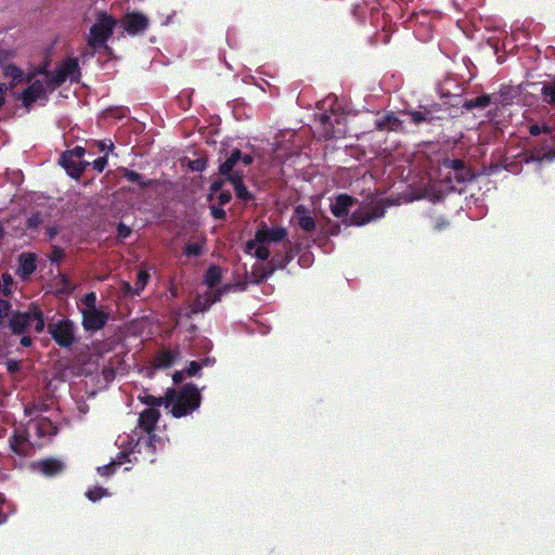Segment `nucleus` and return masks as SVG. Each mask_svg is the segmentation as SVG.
Listing matches in <instances>:
<instances>
[{"instance_id":"338daca9","label":"nucleus","mask_w":555,"mask_h":555,"mask_svg":"<svg viewBox=\"0 0 555 555\" xmlns=\"http://www.w3.org/2000/svg\"><path fill=\"white\" fill-rule=\"evenodd\" d=\"M21 345H22L23 347H26V348L31 347V345H33V339H31V337L23 336V337H22V339H21Z\"/></svg>"},{"instance_id":"3c124183","label":"nucleus","mask_w":555,"mask_h":555,"mask_svg":"<svg viewBox=\"0 0 555 555\" xmlns=\"http://www.w3.org/2000/svg\"><path fill=\"white\" fill-rule=\"evenodd\" d=\"M202 369L201 364L197 361H191L189 367L184 370V374L189 377L196 376Z\"/></svg>"},{"instance_id":"bb28decb","label":"nucleus","mask_w":555,"mask_h":555,"mask_svg":"<svg viewBox=\"0 0 555 555\" xmlns=\"http://www.w3.org/2000/svg\"><path fill=\"white\" fill-rule=\"evenodd\" d=\"M493 104L509 105L514 99V89L508 85H501L500 90L491 93Z\"/></svg>"},{"instance_id":"6e6d98bb","label":"nucleus","mask_w":555,"mask_h":555,"mask_svg":"<svg viewBox=\"0 0 555 555\" xmlns=\"http://www.w3.org/2000/svg\"><path fill=\"white\" fill-rule=\"evenodd\" d=\"M218 203L220 206H223L231 202L232 195L229 191H223L220 193H217Z\"/></svg>"},{"instance_id":"a211bd4d","label":"nucleus","mask_w":555,"mask_h":555,"mask_svg":"<svg viewBox=\"0 0 555 555\" xmlns=\"http://www.w3.org/2000/svg\"><path fill=\"white\" fill-rule=\"evenodd\" d=\"M160 413L155 408H149L139 415L138 425L143 431L150 434L155 433L156 425L159 421Z\"/></svg>"},{"instance_id":"dca6fc26","label":"nucleus","mask_w":555,"mask_h":555,"mask_svg":"<svg viewBox=\"0 0 555 555\" xmlns=\"http://www.w3.org/2000/svg\"><path fill=\"white\" fill-rule=\"evenodd\" d=\"M225 181L233 185L235 196L242 202L248 203L253 199V193L244 185V171H235L231 175H221Z\"/></svg>"},{"instance_id":"ddd939ff","label":"nucleus","mask_w":555,"mask_h":555,"mask_svg":"<svg viewBox=\"0 0 555 555\" xmlns=\"http://www.w3.org/2000/svg\"><path fill=\"white\" fill-rule=\"evenodd\" d=\"M256 241L259 244L279 243L286 240L287 231L283 227L267 228L264 224L256 230Z\"/></svg>"},{"instance_id":"13d9d810","label":"nucleus","mask_w":555,"mask_h":555,"mask_svg":"<svg viewBox=\"0 0 555 555\" xmlns=\"http://www.w3.org/2000/svg\"><path fill=\"white\" fill-rule=\"evenodd\" d=\"M224 181H225V178L212 181L210 184V193L217 194V193L222 192L221 189H222Z\"/></svg>"},{"instance_id":"603ef678","label":"nucleus","mask_w":555,"mask_h":555,"mask_svg":"<svg viewBox=\"0 0 555 555\" xmlns=\"http://www.w3.org/2000/svg\"><path fill=\"white\" fill-rule=\"evenodd\" d=\"M131 234V230L128 225L122 222H119L117 225V236L121 240H126Z\"/></svg>"},{"instance_id":"aec40b11","label":"nucleus","mask_w":555,"mask_h":555,"mask_svg":"<svg viewBox=\"0 0 555 555\" xmlns=\"http://www.w3.org/2000/svg\"><path fill=\"white\" fill-rule=\"evenodd\" d=\"M356 202L354 197L346 193L338 194L335 202L331 205V211L336 218H345L348 216L350 207H352Z\"/></svg>"},{"instance_id":"39448f33","label":"nucleus","mask_w":555,"mask_h":555,"mask_svg":"<svg viewBox=\"0 0 555 555\" xmlns=\"http://www.w3.org/2000/svg\"><path fill=\"white\" fill-rule=\"evenodd\" d=\"M116 18L102 12L99 14L98 21L90 27L87 39L91 48L104 47L107 40L114 34L116 27Z\"/></svg>"},{"instance_id":"5fc2aeb1","label":"nucleus","mask_w":555,"mask_h":555,"mask_svg":"<svg viewBox=\"0 0 555 555\" xmlns=\"http://www.w3.org/2000/svg\"><path fill=\"white\" fill-rule=\"evenodd\" d=\"M96 146L100 152L113 151L115 147L114 143L109 139L98 141Z\"/></svg>"},{"instance_id":"c9c22d12","label":"nucleus","mask_w":555,"mask_h":555,"mask_svg":"<svg viewBox=\"0 0 555 555\" xmlns=\"http://www.w3.org/2000/svg\"><path fill=\"white\" fill-rule=\"evenodd\" d=\"M140 401L150 408L164 406V397H156L154 395H140Z\"/></svg>"},{"instance_id":"0e129e2a","label":"nucleus","mask_w":555,"mask_h":555,"mask_svg":"<svg viewBox=\"0 0 555 555\" xmlns=\"http://www.w3.org/2000/svg\"><path fill=\"white\" fill-rule=\"evenodd\" d=\"M427 109L431 111V114L438 115V113L441 111V106L438 103H431L429 105H423Z\"/></svg>"},{"instance_id":"f704fd0d","label":"nucleus","mask_w":555,"mask_h":555,"mask_svg":"<svg viewBox=\"0 0 555 555\" xmlns=\"http://www.w3.org/2000/svg\"><path fill=\"white\" fill-rule=\"evenodd\" d=\"M3 74L5 77L12 78L15 83L23 81L24 72L13 64L7 65L3 69Z\"/></svg>"},{"instance_id":"b1692460","label":"nucleus","mask_w":555,"mask_h":555,"mask_svg":"<svg viewBox=\"0 0 555 555\" xmlns=\"http://www.w3.org/2000/svg\"><path fill=\"white\" fill-rule=\"evenodd\" d=\"M294 259L293 249H286L285 251H276L273 254L270 260L267 261L266 266L276 269H285Z\"/></svg>"},{"instance_id":"2eb2a0df","label":"nucleus","mask_w":555,"mask_h":555,"mask_svg":"<svg viewBox=\"0 0 555 555\" xmlns=\"http://www.w3.org/2000/svg\"><path fill=\"white\" fill-rule=\"evenodd\" d=\"M46 98V87L42 80H34L21 94V100L26 109L33 107L39 99Z\"/></svg>"},{"instance_id":"37998d69","label":"nucleus","mask_w":555,"mask_h":555,"mask_svg":"<svg viewBox=\"0 0 555 555\" xmlns=\"http://www.w3.org/2000/svg\"><path fill=\"white\" fill-rule=\"evenodd\" d=\"M82 304L86 306L83 310H99L96 308V294L94 292L86 293L82 298Z\"/></svg>"},{"instance_id":"58836bf2","label":"nucleus","mask_w":555,"mask_h":555,"mask_svg":"<svg viewBox=\"0 0 555 555\" xmlns=\"http://www.w3.org/2000/svg\"><path fill=\"white\" fill-rule=\"evenodd\" d=\"M107 494H108L107 489L101 488V487L89 488L88 491L86 492V496L91 502H96L98 500L106 496Z\"/></svg>"},{"instance_id":"412c9836","label":"nucleus","mask_w":555,"mask_h":555,"mask_svg":"<svg viewBox=\"0 0 555 555\" xmlns=\"http://www.w3.org/2000/svg\"><path fill=\"white\" fill-rule=\"evenodd\" d=\"M410 121L415 126H420L421 124H435L436 120L442 119L439 115L431 114V111L425 108L424 106H420L418 109H409L405 112Z\"/></svg>"},{"instance_id":"a18cd8bd","label":"nucleus","mask_w":555,"mask_h":555,"mask_svg":"<svg viewBox=\"0 0 555 555\" xmlns=\"http://www.w3.org/2000/svg\"><path fill=\"white\" fill-rule=\"evenodd\" d=\"M332 117L327 114H321L319 116V121H321L322 126L324 127V135L327 138H332Z\"/></svg>"},{"instance_id":"c03bdc74","label":"nucleus","mask_w":555,"mask_h":555,"mask_svg":"<svg viewBox=\"0 0 555 555\" xmlns=\"http://www.w3.org/2000/svg\"><path fill=\"white\" fill-rule=\"evenodd\" d=\"M63 257H64L63 247L53 246L52 251H50V255H49L50 262L59 264L60 261L63 260Z\"/></svg>"},{"instance_id":"7ed1b4c3","label":"nucleus","mask_w":555,"mask_h":555,"mask_svg":"<svg viewBox=\"0 0 555 555\" xmlns=\"http://www.w3.org/2000/svg\"><path fill=\"white\" fill-rule=\"evenodd\" d=\"M47 331L55 344L65 350H69L77 341L76 324L69 319H62L47 324Z\"/></svg>"},{"instance_id":"de8ad7c7","label":"nucleus","mask_w":555,"mask_h":555,"mask_svg":"<svg viewBox=\"0 0 555 555\" xmlns=\"http://www.w3.org/2000/svg\"><path fill=\"white\" fill-rule=\"evenodd\" d=\"M189 166L192 171L203 172L204 169L207 167V160L199 157V158H196V159L190 162Z\"/></svg>"},{"instance_id":"e2e57ef3","label":"nucleus","mask_w":555,"mask_h":555,"mask_svg":"<svg viewBox=\"0 0 555 555\" xmlns=\"http://www.w3.org/2000/svg\"><path fill=\"white\" fill-rule=\"evenodd\" d=\"M259 246V242L256 241V237L254 240H249L247 244H245V251L251 253L253 250Z\"/></svg>"},{"instance_id":"864d4df0","label":"nucleus","mask_w":555,"mask_h":555,"mask_svg":"<svg viewBox=\"0 0 555 555\" xmlns=\"http://www.w3.org/2000/svg\"><path fill=\"white\" fill-rule=\"evenodd\" d=\"M12 307L9 301L4 299H0V325L3 322V319L8 315L10 308Z\"/></svg>"},{"instance_id":"c85d7f7f","label":"nucleus","mask_w":555,"mask_h":555,"mask_svg":"<svg viewBox=\"0 0 555 555\" xmlns=\"http://www.w3.org/2000/svg\"><path fill=\"white\" fill-rule=\"evenodd\" d=\"M540 94L543 103L555 107V77L552 80L541 81Z\"/></svg>"},{"instance_id":"4468645a","label":"nucleus","mask_w":555,"mask_h":555,"mask_svg":"<svg viewBox=\"0 0 555 555\" xmlns=\"http://www.w3.org/2000/svg\"><path fill=\"white\" fill-rule=\"evenodd\" d=\"M34 466L36 470L41 472V474L47 478H54L62 475L66 468V464L63 460L53 457L37 461Z\"/></svg>"},{"instance_id":"6ab92c4d","label":"nucleus","mask_w":555,"mask_h":555,"mask_svg":"<svg viewBox=\"0 0 555 555\" xmlns=\"http://www.w3.org/2000/svg\"><path fill=\"white\" fill-rule=\"evenodd\" d=\"M9 447L13 453L27 456L31 452V444L28 442L27 434L23 431H14L9 438Z\"/></svg>"},{"instance_id":"4c0bfd02","label":"nucleus","mask_w":555,"mask_h":555,"mask_svg":"<svg viewBox=\"0 0 555 555\" xmlns=\"http://www.w3.org/2000/svg\"><path fill=\"white\" fill-rule=\"evenodd\" d=\"M150 275L144 270H139L137 274L134 295H140L143 288L147 285Z\"/></svg>"},{"instance_id":"bf43d9fd","label":"nucleus","mask_w":555,"mask_h":555,"mask_svg":"<svg viewBox=\"0 0 555 555\" xmlns=\"http://www.w3.org/2000/svg\"><path fill=\"white\" fill-rule=\"evenodd\" d=\"M448 227H449L448 219L439 218V219H436V221H435L434 230H436V231H443Z\"/></svg>"},{"instance_id":"09e8293b","label":"nucleus","mask_w":555,"mask_h":555,"mask_svg":"<svg viewBox=\"0 0 555 555\" xmlns=\"http://www.w3.org/2000/svg\"><path fill=\"white\" fill-rule=\"evenodd\" d=\"M96 172H102L107 166V156H100L91 163Z\"/></svg>"},{"instance_id":"72a5a7b5","label":"nucleus","mask_w":555,"mask_h":555,"mask_svg":"<svg viewBox=\"0 0 555 555\" xmlns=\"http://www.w3.org/2000/svg\"><path fill=\"white\" fill-rule=\"evenodd\" d=\"M128 459V454L124 451L119 452L118 461H111L108 464L98 468L101 476L108 477L113 475L118 466H120L125 460Z\"/></svg>"},{"instance_id":"393cba45","label":"nucleus","mask_w":555,"mask_h":555,"mask_svg":"<svg viewBox=\"0 0 555 555\" xmlns=\"http://www.w3.org/2000/svg\"><path fill=\"white\" fill-rule=\"evenodd\" d=\"M119 173L121 177L126 178L128 182L135 183L141 190H147L155 183L154 180L145 179L142 175L138 173L134 170H130L128 168H120Z\"/></svg>"},{"instance_id":"9d476101","label":"nucleus","mask_w":555,"mask_h":555,"mask_svg":"<svg viewBox=\"0 0 555 555\" xmlns=\"http://www.w3.org/2000/svg\"><path fill=\"white\" fill-rule=\"evenodd\" d=\"M82 326L87 332L100 331L108 321V313L101 310H82Z\"/></svg>"},{"instance_id":"774afa93","label":"nucleus","mask_w":555,"mask_h":555,"mask_svg":"<svg viewBox=\"0 0 555 555\" xmlns=\"http://www.w3.org/2000/svg\"><path fill=\"white\" fill-rule=\"evenodd\" d=\"M182 378H183V372H181V371H177L176 373L172 374V380L176 384L181 383Z\"/></svg>"},{"instance_id":"c756f323","label":"nucleus","mask_w":555,"mask_h":555,"mask_svg":"<svg viewBox=\"0 0 555 555\" xmlns=\"http://www.w3.org/2000/svg\"><path fill=\"white\" fill-rule=\"evenodd\" d=\"M36 257L33 254H23L18 257V270L22 276L26 278L36 271Z\"/></svg>"},{"instance_id":"79ce46f5","label":"nucleus","mask_w":555,"mask_h":555,"mask_svg":"<svg viewBox=\"0 0 555 555\" xmlns=\"http://www.w3.org/2000/svg\"><path fill=\"white\" fill-rule=\"evenodd\" d=\"M202 253L203 247L199 243H190L183 248V254L188 257H199Z\"/></svg>"},{"instance_id":"7c9ffc66","label":"nucleus","mask_w":555,"mask_h":555,"mask_svg":"<svg viewBox=\"0 0 555 555\" xmlns=\"http://www.w3.org/2000/svg\"><path fill=\"white\" fill-rule=\"evenodd\" d=\"M400 125L399 118L391 112L375 120V129L377 130H395Z\"/></svg>"},{"instance_id":"680f3d73","label":"nucleus","mask_w":555,"mask_h":555,"mask_svg":"<svg viewBox=\"0 0 555 555\" xmlns=\"http://www.w3.org/2000/svg\"><path fill=\"white\" fill-rule=\"evenodd\" d=\"M134 289H135V286H131V284L128 282H124V284H121V292H124V294H126V295L135 296L133 294Z\"/></svg>"},{"instance_id":"473e14b6","label":"nucleus","mask_w":555,"mask_h":555,"mask_svg":"<svg viewBox=\"0 0 555 555\" xmlns=\"http://www.w3.org/2000/svg\"><path fill=\"white\" fill-rule=\"evenodd\" d=\"M221 278V268L218 266H211L207 269L206 274H204V283H206V285L212 289L220 284Z\"/></svg>"},{"instance_id":"2f4dec72","label":"nucleus","mask_w":555,"mask_h":555,"mask_svg":"<svg viewBox=\"0 0 555 555\" xmlns=\"http://www.w3.org/2000/svg\"><path fill=\"white\" fill-rule=\"evenodd\" d=\"M491 103H493L491 94L483 93L480 96L472 100H465L464 104H462V107L470 111L476 108H486Z\"/></svg>"},{"instance_id":"cd10ccee","label":"nucleus","mask_w":555,"mask_h":555,"mask_svg":"<svg viewBox=\"0 0 555 555\" xmlns=\"http://www.w3.org/2000/svg\"><path fill=\"white\" fill-rule=\"evenodd\" d=\"M274 273L273 268L266 264H256L251 268L250 282L259 285Z\"/></svg>"},{"instance_id":"8fccbe9b","label":"nucleus","mask_w":555,"mask_h":555,"mask_svg":"<svg viewBox=\"0 0 555 555\" xmlns=\"http://www.w3.org/2000/svg\"><path fill=\"white\" fill-rule=\"evenodd\" d=\"M2 279H3L2 294L7 296L12 293L13 278H12V275L4 274L2 276Z\"/></svg>"},{"instance_id":"5701e85b","label":"nucleus","mask_w":555,"mask_h":555,"mask_svg":"<svg viewBox=\"0 0 555 555\" xmlns=\"http://www.w3.org/2000/svg\"><path fill=\"white\" fill-rule=\"evenodd\" d=\"M383 214L384 210L375 208H359L352 212L351 218H349V221H351V224L353 225H364L371 220L382 217Z\"/></svg>"},{"instance_id":"f3484780","label":"nucleus","mask_w":555,"mask_h":555,"mask_svg":"<svg viewBox=\"0 0 555 555\" xmlns=\"http://www.w3.org/2000/svg\"><path fill=\"white\" fill-rule=\"evenodd\" d=\"M162 443V439L155 433H145L135 442L134 452L155 455Z\"/></svg>"},{"instance_id":"69168bd1","label":"nucleus","mask_w":555,"mask_h":555,"mask_svg":"<svg viewBox=\"0 0 555 555\" xmlns=\"http://www.w3.org/2000/svg\"><path fill=\"white\" fill-rule=\"evenodd\" d=\"M59 233V230L56 227H50L47 229V235H48V240H53L56 237Z\"/></svg>"},{"instance_id":"f257e3e1","label":"nucleus","mask_w":555,"mask_h":555,"mask_svg":"<svg viewBox=\"0 0 555 555\" xmlns=\"http://www.w3.org/2000/svg\"><path fill=\"white\" fill-rule=\"evenodd\" d=\"M202 396L196 385L189 383L179 389L168 388L165 406L170 408L173 417L180 418L192 414L201 406Z\"/></svg>"},{"instance_id":"4be33fe9","label":"nucleus","mask_w":555,"mask_h":555,"mask_svg":"<svg viewBox=\"0 0 555 555\" xmlns=\"http://www.w3.org/2000/svg\"><path fill=\"white\" fill-rule=\"evenodd\" d=\"M60 166H62L67 175L76 180L80 178L81 175H83L87 166L90 164L86 160H78L77 158H67V162L64 163V156H60L59 160Z\"/></svg>"},{"instance_id":"4d7b16f0","label":"nucleus","mask_w":555,"mask_h":555,"mask_svg":"<svg viewBox=\"0 0 555 555\" xmlns=\"http://www.w3.org/2000/svg\"><path fill=\"white\" fill-rule=\"evenodd\" d=\"M210 212L215 220H223L225 218V211L221 207L212 206Z\"/></svg>"},{"instance_id":"423d86ee","label":"nucleus","mask_w":555,"mask_h":555,"mask_svg":"<svg viewBox=\"0 0 555 555\" xmlns=\"http://www.w3.org/2000/svg\"><path fill=\"white\" fill-rule=\"evenodd\" d=\"M531 137L543 135L541 140L540 157L542 159L553 160L555 158V126L548 122L531 124L529 126Z\"/></svg>"},{"instance_id":"0eeeda50","label":"nucleus","mask_w":555,"mask_h":555,"mask_svg":"<svg viewBox=\"0 0 555 555\" xmlns=\"http://www.w3.org/2000/svg\"><path fill=\"white\" fill-rule=\"evenodd\" d=\"M440 166L442 169L449 171L448 179L454 180L456 183H468L476 178V175L473 173L472 168L467 166V164L462 159L444 157L440 160Z\"/></svg>"},{"instance_id":"ea45409f","label":"nucleus","mask_w":555,"mask_h":555,"mask_svg":"<svg viewBox=\"0 0 555 555\" xmlns=\"http://www.w3.org/2000/svg\"><path fill=\"white\" fill-rule=\"evenodd\" d=\"M86 155V149L80 145H76L73 150H67L63 153L64 163L67 162V158H77L80 160Z\"/></svg>"},{"instance_id":"f8f14e48","label":"nucleus","mask_w":555,"mask_h":555,"mask_svg":"<svg viewBox=\"0 0 555 555\" xmlns=\"http://www.w3.org/2000/svg\"><path fill=\"white\" fill-rule=\"evenodd\" d=\"M292 220L295 221L297 227L305 233H311L315 230V219L311 210L304 204L295 206Z\"/></svg>"},{"instance_id":"49530a36","label":"nucleus","mask_w":555,"mask_h":555,"mask_svg":"<svg viewBox=\"0 0 555 555\" xmlns=\"http://www.w3.org/2000/svg\"><path fill=\"white\" fill-rule=\"evenodd\" d=\"M266 244H259L257 248H255L254 257L259 260H267L270 257V249L264 246Z\"/></svg>"},{"instance_id":"1a4fd4ad","label":"nucleus","mask_w":555,"mask_h":555,"mask_svg":"<svg viewBox=\"0 0 555 555\" xmlns=\"http://www.w3.org/2000/svg\"><path fill=\"white\" fill-rule=\"evenodd\" d=\"M236 287V284H224L222 287L210 291L203 296H198L191 305V313H203L210 309V307L220 301L221 296L231 292Z\"/></svg>"},{"instance_id":"9b49d317","label":"nucleus","mask_w":555,"mask_h":555,"mask_svg":"<svg viewBox=\"0 0 555 555\" xmlns=\"http://www.w3.org/2000/svg\"><path fill=\"white\" fill-rule=\"evenodd\" d=\"M121 24L129 36H138L150 26L149 18L139 12L127 13Z\"/></svg>"},{"instance_id":"a19ab883","label":"nucleus","mask_w":555,"mask_h":555,"mask_svg":"<svg viewBox=\"0 0 555 555\" xmlns=\"http://www.w3.org/2000/svg\"><path fill=\"white\" fill-rule=\"evenodd\" d=\"M42 223V215L40 212H35L26 219V229L30 231H35Z\"/></svg>"},{"instance_id":"f03ea898","label":"nucleus","mask_w":555,"mask_h":555,"mask_svg":"<svg viewBox=\"0 0 555 555\" xmlns=\"http://www.w3.org/2000/svg\"><path fill=\"white\" fill-rule=\"evenodd\" d=\"M8 327L14 335L24 334L31 327L35 332L41 333L46 327L43 312L36 306L28 308L26 312H13L9 318Z\"/></svg>"},{"instance_id":"20e7f679","label":"nucleus","mask_w":555,"mask_h":555,"mask_svg":"<svg viewBox=\"0 0 555 555\" xmlns=\"http://www.w3.org/2000/svg\"><path fill=\"white\" fill-rule=\"evenodd\" d=\"M39 73H43L47 76L48 86L52 87V90L63 85L67 79L69 81H79L80 78L79 65L75 57H67L62 61L54 72L41 69Z\"/></svg>"},{"instance_id":"6e6552de","label":"nucleus","mask_w":555,"mask_h":555,"mask_svg":"<svg viewBox=\"0 0 555 555\" xmlns=\"http://www.w3.org/2000/svg\"><path fill=\"white\" fill-rule=\"evenodd\" d=\"M254 157L249 154H243L237 147L232 149L230 154L219 166V175H234L235 171H243L241 166H251Z\"/></svg>"},{"instance_id":"052dcab7","label":"nucleus","mask_w":555,"mask_h":555,"mask_svg":"<svg viewBox=\"0 0 555 555\" xmlns=\"http://www.w3.org/2000/svg\"><path fill=\"white\" fill-rule=\"evenodd\" d=\"M311 258H312V255L311 254H304L302 256L299 257V264L301 268H308L311 266Z\"/></svg>"},{"instance_id":"e433bc0d","label":"nucleus","mask_w":555,"mask_h":555,"mask_svg":"<svg viewBox=\"0 0 555 555\" xmlns=\"http://www.w3.org/2000/svg\"><path fill=\"white\" fill-rule=\"evenodd\" d=\"M48 410V405L44 402H36L25 405L24 413L27 416H35Z\"/></svg>"},{"instance_id":"a878e982","label":"nucleus","mask_w":555,"mask_h":555,"mask_svg":"<svg viewBox=\"0 0 555 555\" xmlns=\"http://www.w3.org/2000/svg\"><path fill=\"white\" fill-rule=\"evenodd\" d=\"M178 353L169 349H162L154 358V366L158 370H167L172 366Z\"/></svg>"}]
</instances>
